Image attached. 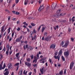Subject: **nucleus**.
<instances>
[{"mask_svg":"<svg viewBox=\"0 0 75 75\" xmlns=\"http://www.w3.org/2000/svg\"><path fill=\"white\" fill-rule=\"evenodd\" d=\"M37 57H34V60L33 61V62H35V63H36L37 62V60L38 59H39V58L40 57H39V54H37Z\"/></svg>","mask_w":75,"mask_h":75,"instance_id":"f03ea898","label":"nucleus"},{"mask_svg":"<svg viewBox=\"0 0 75 75\" xmlns=\"http://www.w3.org/2000/svg\"><path fill=\"white\" fill-rule=\"evenodd\" d=\"M55 6L54 7V4H53L52 5V9L53 8H54V9L55 8V7H56V5H57V4H55Z\"/></svg>","mask_w":75,"mask_h":75,"instance_id":"ddd939ff","label":"nucleus"},{"mask_svg":"<svg viewBox=\"0 0 75 75\" xmlns=\"http://www.w3.org/2000/svg\"><path fill=\"white\" fill-rule=\"evenodd\" d=\"M19 53H17L16 54V57L17 58V59H19L20 58V57H19Z\"/></svg>","mask_w":75,"mask_h":75,"instance_id":"dca6fc26","label":"nucleus"},{"mask_svg":"<svg viewBox=\"0 0 75 75\" xmlns=\"http://www.w3.org/2000/svg\"><path fill=\"white\" fill-rule=\"evenodd\" d=\"M4 75H8L9 74V71H6V72L4 73Z\"/></svg>","mask_w":75,"mask_h":75,"instance_id":"f3484780","label":"nucleus"},{"mask_svg":"<svg viewBox=\"0 0 75 75\" xmlns=\"http://www.w3.org/2000/svg\"><path fill=\"white\" fill-rule=\"evenodd\" d=\"M11 0H7V3H8L9 4H10L11 3Z\"/></svg>","mask_w":75,"mask_h":75,"instance_id":"473e14b6","label":"nucleus"},{"mask_svg":"<svg viewBox=\"0 0 75 75\" xmlns=\"http://www.w3.org/2000/svg\"><path fill=\"white\" fill-rule=\"evenodd\" d=\"M69 45V41L67 40L66 41V42L65 43L64 45L63 46V47L64 48H66Z\"/></svg>","mask_w":75,"mask_h":75,"instance_id":"1a4fd4ad","label":"nucleus"},{"mask_svg":"<svg viewBox=\"0 0 75 75\" xmlns=\"http://www.w3.org/2000/svg\"><path fill=\"white\" fill-rule=\"evenodd\" d=\"M41 25H40L38 28V31H40V28H41Z\"/></svg>","mask_w":75,"mask_h":75,"instance_id":"58836bf2","label":"nucleus"},{"mask_svg":"<svg viewBox=\"0 0 75 75\" xmlns=\"http://www.w3.org/2000/svg\"><path fill=\"white\" fill-rule=\"evenodd\" d=\"M59 74L60 75H62L63 74V71L61 70L59 72Z\"/></svg>","mask_w":75,"mask_h":75,"instance_id":"5701e85b","label":"nucleus"},{"mask_svg":"<svg viewBox=\"0 0 75 75\" xmlns=\"http://www.w3.org/2000/svg\"><path fill=\"white\" fill-rule=\"evenodd\" d=\"M64 55L66 58H68V56L69 55V52L67 51L66 52H65L64 53Z\"/></svg>","mask_w":75,"mask_h":75,"instance_id":"20e7f679","label":"nucleus"},{"mask_svg":"<svg viewBox=\"0 0 75 75\" xmlns=\"http://www.w3.org/2000/svg\"><path fill=\"white\" fill-rule=\"evenodd\" d=\"M44 8V5H42L41 6V5L40 6L39 8L38 11H41V10H42V9H43Z\"/></svg>","mask_w":75,"mask_h":75,"instance_id":"9d476101","label":"nucleus"},{"mask_svg":"<svg viewBox=\"0 0 75 75\" xmlns=\"http://www.w3.org/2000/svg\"><path fill=\"white\" fill-rule=\"evenodd\" d=\"M61 11L60 9H59V10L57 11V16H58V15H59V12Z\"/></svg>","mask_w":75,"mask_h":75,"instance_id":"aec40b11","label":"nucleus"},{"mask_svg":"<svg viewBox=\"0 0 75 75\" xmlns=\"http://www.w3.org/2000/svg\"><path fill=\"white\" fill-rule=\"evenodd\" d=\"M49 40H50V38L49 37H45V39L44 40L45 41H49Z\"/></svg>","mask_w":75,"mask_h":75,"instance_id":"a211bd4d","label":"nucleus"},{"mask_svg":"<svg viewBox=\"0 0 75 75\" xmlns=\"http://www.w3.org/2000/svg\"><path fill=\"white\" fill-rule=\"evenodd\" d=\"M10 38V37H9V36H8L7 38V40H8V39Z\"/></svg>","mask_w":75,"mask_h":75,"instance_id":"6e6d98bb","label":"nucleus"},{"mask_svg":"<svg viewBox=\"0 0 75 75\" xmlns=\"http://www.w3.org/2000/svg\"><path fill=\"white\" fill-rule=\"evenodd\" d=\"M6 48H7V50H9V48H10V46L8 45V44L6 46Z\"/></svg>","mask_w":75,"mask_h":75,"instance_id":"393cba45","label":"nucleus"},{"mask_svg":"<svg viewBox=\"0 0 75 75\" xmlns=\"http://www.w3.org/2000/svg\"><path fill=\"white\" fill-rule=\"evenodd\" d=\"M11 40H12V38H10L9 39V42H10V41Z\"/></svg>","mask_w":75,"mask_h":75,"instance_id":"0e129e2a","label":"nucleus"},{"mask_svg":"<svg viewBox=\"0 0 75 75\" xmlns=\"http://www.w3.org/2000/svg\"><path fill=\"white\" fill-rule=\"evenodd\" d=\"M30 51H32L33 50V47H32L31 46H30Z\"/></svg>","mask_w":75,"mask_h":75,"instance_id":"bb28decb","label":"nucleus"},{"mask_svg":"<svg viewBox=\"0 0 75 75\" xmlns=\"http://www.w3.org/2000/svg\"><path fill=\"white\" fill-rule=\"evenodd\" d=\"M67 71V70H66V69H64V74H66V71Z\"/></svg>","mask_w":75,"mask_h":75,"instance_id":"864d4df0","label":"nucleus"},{"mask_svg":"<svg viewBox=\"0 0 75 75\" xmlns=\"http://www.w3.org/2000/svg\"><path fill=\"white\" fill-rule=\"evenodd\" d=\"M45 28L44 27H42L41 29L42 33H43V32H44V31L45 30Z\"/></svg>","mask_w":75,"mask_h":75,"instance_id":"4be33fe9","label":"nucleus"},{"mask_svg":"<svg viewBox=\"0 0 75 75\" xmlns=\"http://www.w3.org/2000/svg\"><path fill=\"white\" fill-rule=\"evenodd\" d=\"M6 49L5 48V47H4V51L5 52L6 51Z\"/></svg>","mask_w":75,"mask_h":75,"instance_id":"5fc2aeb1","label":"nucleus"},{"mask_svg":"<svg viewBox=\"0 0 75 75\" xmlns=\"http://www.w3.org/2000/svg\"><path fill=\"white\" fill-rule=\"evenodd\" d=\"M18 68H19V67H16V71H18Z\"/></svg>","mask_w":75,"mask_h":75,"instance_id":"69168bd1","label":"nucleus"},{"mask_svg":"<svg viewBox=\"0 0 75 75\" xmlns=\"http://www.w3.org/2000/svg\"><path fill=\"white\" fill-rule=\"evenodd\" d=\"M8 34H9L10 33V28H9L8 29Z\"/></svg>","mask_w":75,"mask_h":75,"instance_id":"72a5a7b5","label":"nucleus"},{"mask_svg":"<svg viewBox=\"0 0 75 75\" xmlns=\"http://www.w3.org/2000/svg\"><path fill=\"white\" fill-rule=\"evenodd\" d=\"M57 54H58V52H56L54 53L55 55H57Z\"/></svg>","mask_w":75,"mask_h":75,"instance_id":"09e8293b","label":"nucleus"},{"mask_svg":"<svg viewBox=\"0 0 75 75\" xmlns=\"http://www.w3.org/2000/svg\"><path fill=\"white\" fill-rule=\"evenodd\" d=\"M74 62L73 61L70 64V67L69 69H72V68L73 67V66H74Z\"/></svg>","mask_w":75,"mask_h":75,"instance_id":"423d86ee","label":"nucleus"},{"mask_svg":"<svg viewBox=\"0 0 75 75\" xmlns=\"http://www.w3.org/2000/svg\"><path fill=\"white\" fill-rule=\"evenodd\" d=\"M5 26L3 25L1 27V33H3V31H4V27Z\"/></svg>","mask_w":75,"mask_h":75,"instance_id":"f8f14e48","label":"nucleus"},{"mask_svg":"<svg viewBox=\"0 0 75 75\" xmlns=\"http://www.w3.org/2000/svg\"><path fill=\"white\" fill-rule=\"evenodd\" d=\"M8 71V69L7 68H6L5 69V70L4 71Z\"/></svg>","mask_w":75,"mask_h":75,"instance_id":"774afa93","label":"nucleus"},{"mask_svg":"<svg viewBox=\"0 0 75 75\" xmlns=\"http://www.w3.org/2000/svg\"><path fill=\"white\" fill-rule=\"evenodd\" d=\"M14 32H13V31H12V37H13V36H14Z\"/></svg>","mask_w":75,"mask_h":75,"instance_id":"7c9ffc66","label":"nucleus"},{"mask_svg":"<svg viewBox=\"0 0 75 75\" xmlns=\"http://www.w3.org/2000/svg\"><path fill=\"white\" fill-rule=\"evenodd\" d=\"M16 23L17 24H20V21H18L16 22Z\"/></svg>","mask_w":75,"mask_h":75,"instance_id":"a18cd8bd","label":"nucleus"},{"mask_svg":"<svg viewBox=\"0 0 75 75\" xmlns=\"http://www.w3.org/2000/svg\"><path fill=\"white\" fill-rule=\"evenodd\" d=\"M30 57L31 58V59H33V58H34V55H33V54H32L31 55H30Z\"/></svg>","mask_w":75,"mask_h":75,"instance_id":"c756f323","label":"nucleus"},{"mask_svg":"<svg viewBox=\"0 0 75 75\" xmlns=\"http://www.w3.org/2000/svg\"><path fill=\"white\" fill-rule=\"evenodd\" d=\"M33 67H35L36 66H37V64H34L33 65Z\"/></svg>","mask_w":75,"mask_h":75,"instance_id":"338daca9","label":"nucleus"},{"mask_svg":"<svg viewBox=\"0 0 75 75\" xmlns=\"http://www.w3.org/2000/svg\"><path fill=\"white\" fill-rule=\"evenodd\" d=\"M28 3V0H25L24 2V5H27Z\"/></svg>","mask_w":75,"mask_h":75,"instance_id":"b1692460","label":"nucleus"},{"mask_svg":"<svg viewBox=\"0 0 75 75\" xmlns=\"http://www.w3.org/2000/svg\"><path fill=\"white\" fill-rule=\"evenodd\" d=\"M19 2V0H15V3L16 4H17Z\"/></svg>","mask_w":75,"mask_h":75,"instance_id":"e433bc0d","label":"nucleus"},{"mask_svg":"<svg viewBox=\"0 0 75 75\" xmlns=\"http://www.w3.org/2000/svg\"><path fill=\"white\" fill-rule=\"evenodd\" d=\"M71 40L72 42H74V39L73 38H71Z\"/></svg>","mask_w":75,"mask_h":75,"instance_id":"c9c22d12","label":"nucleus"},{"mask_svg":"<svg viewBox=\"0 0 75 75\" xmlns=\"http://www.w3.org/2000/svg\"><path fill=\"white\" fill-rule=\"evenodd\" d=\"M31 74H32V72H30L29 73V75H31Z\"/></svg>","mask_w":75,"mask_h":75,"instance_id":"bf43d9fd","label":"nucleus"},{"mask_svg":"<svg viewBox=\"0 0 75 75\" xmlns=\"http://www.w3.org/2000/svg\"><path fill=\"white\" fill-rule=\"evenodd\" d=\"M28 27H29L30 28H32V26L30 25L28 26Z\"/></svg>","mask_w":75,"mask_h":75,"instance_id":"680f3d73","label":"nucleus"},{"mask_svg":"<svg viewBox=\"0 0 75 75\" xmlns=\"http://www.w3.org/2000/svg\"><path fill=\"white\" fill-rule=\"evenodd\" d=\"M36 34L37 33V31L35 30V29H33V34Z\"/></svg>","mask_w":75,"mask_h":75,"instance_id":"a878e982","label":"nucleus"},{"mask_svg":"<svg viewBox=\"0 0 75 75\" xmlns=\"http://www.w3.org/2000/svg\"><path fill=\"white\" fill-rule=\"evenodd\" d=\"M56 47V45L55 44H52L50 46V48H52V49H55Z\"/></svg>","mask_w":75,"mask_h":75,"instance_id":"0eeeda50","label":"nucleus"},{"mask_svg":"<svg viewBox=\"0 0 75 75\" xmlns=\"http://www.w3.org/2000/svg\"><path fill=\"white\" fill-rule=\"evenodd\" d=\"M11 66H12V64H10V65H9L8 66V68H10L11 67Z\"/></svg>","mask_w":75,"mask_h":75,"instance_id":"37998d69","label":"nucleus"},{"mask_svg":"<svg viewBox=\"0 0 75 75\" xmlns=\"http://www.w3.org/2000/svg\"><path fill=\"white\" fill-rule=\"evenodd\" d=\"M9 51V50H7L6 52V54L7 55H8V52Z\"/></svg>","mask_w":75,"mask_h":75,"instance_id":"cd10ccee","label":"nucleus"},{"mask_svg":"<svg viewBox=\"0 0 75 75\" xmlns=\"http://www.w3.org/2000/svg\"><path fill=\"white\" fill-rule=\"evenodd\" d=\"M25 65H27L28 67H30L31 65V64L28 62H26L25 63Z\"/></svg>","mask_w":75,"mask_h":75,"instance_id":"6e6552de","label":"nucleus"},{"mask_svg":"<svg viewBox=\"0 0 75 75\" xmlns=\"http://www.w3.org/2000/svg\"><path fill=\"white\" fill-rule=\"evenodd\" d=\"M42 0H40L38 1L39 3L40 4L41 3V1H42Z\"/></svg>","mask_w":75,"mask_h":75,"instance_id":"052dcab7","label":"nucleus"},{"mask_svg":"<svg viewBox=\"0 0 75 75\" xmlns=\"http://www.w3.org/2000/svg\"><path fill=\"white\" fill-rule=\"evenodd\" d=\"M26 48H27V50H28V45H26V46L25 45L23 47V49L24 50H26Z\"/></svg>","mask_w":75,"mask_h":75,"instance_id":"9b49d317","label":"nucleus"},{"mask_svg":"<svg viewBox=\"0 0 75 75\" xmlns=\"http://www.w3.org/2000/svg\"><path fill=\"white\" fill-rule=\"evenodd\" d=\"M31 25L33 27H34V26H35V24H34V23H31Z\"/></svg>","mask_w":75,"mask_h":75,"instance_id":"49530a36","label":"nucleus"},{"mask_svg":"<svg viewBox=\"0 0 75 75\" xmlns=\"http://www.w3.org/2000/svg\"><path fill=\"white\" fill-rule=\"evenodd\" d=\"M20 28L19 27H18V28L17 29V31H19L20 30Z\"/></svg>","mask_w":75,"mask_h":75,"instance_id":"a19ab883","label":"nucleus"},{"mask_svg":"<svg viewBox=\"0 0 75 75\" xmlns=\"http://www.w3.org/2000/svg\"><path fill=\"white\" fill-rule=\"evenodd\" d=\"M23 24H24V25H28V24L27 23L25 22H24L23 23Z\"/></svg>","mask_w":75,"mask_h":75,"instance_id":"f704fd0d","label":"nucleus"},{"mask_svg":"<svg viewBox=\"0 0 75 75\" xmlns=\"http://www.w3.org/2000/svg\"><path fill=\"white\" fill-rule=\"evenodd\" d=\"M34 72H35V73H36V69H34Z\"/></svg>","mask_w":75,"mask_h":75,"instance_id":"e2e57ef3","label":"nucleus"},{"mask_svg":"<svg viewBox=\"0 0 75 75\" xmlns=\"http://www.w3.org/2000/svg\"><path fill=\"white\" fill-rule=\"evenodd\" d=\"M68 31L69 32H71V30L70 28H68Z\"/></svg>","mask_w":75,"mask_h":75,"instance_id":"de8ad7c7","label":"nucleus"},{"mask_svg":"<svg viewBox=\"0 0 75 75\" xmlns=\"http://www.w3.org/2000/svg\"><path fill=\"white\" fill-rule=\"evenodd\" d=\"M49 62L50 63H51V62H52V61H51V59L49 58Z\"/></svg>","mask_w":75,"mask_h":75,"instance_id":"3c124183","label":"nucleus"},{"mask_svg":"<svg viewBox=\"0 0 75 75\" xmlns=\"http://www.w3.org/2000/svg\"><path fill=\"white\" fill-rule=\"evenodd\" d=\"M2 65L3 63H1V64H0V70L1 71L2 69H4L6 67V64H4L3 65V67H2Z\"/></svg>","mask_w":75,"mask_h":75,"instance_id":"7ed1b4c3","label":"nucleus"},{"mask_svg":"<svg viewBox=\"0 0 75 75\" xmlns=\"http://www.w3.org/2000/svg\"><path fill=\"white\" fill-rule=\"evenodd\" d=\"M49 8H50V7L49 6H47L46 8V10H49Z\"/></svg>","mask_w":75,"mask_h":75,"instance_id":"8fccbe9b","label":"nucleus"},{"mask_svg":"<svg viewBox=\"0 0 75 75\" xmlns=\"http://www.w3.org/2000/svg\"><path fill=\"white\" fill-rule=\"evenodd\" d=\"M59 23H66V21L65 20H61L60 21H59Z\"/></svg>","mask_w":75,"mask_h":75,"instance_id":"412c9836","label":"nucleus"},{"mask_svg":"<svg viewBox=\"0 0 75 75\" xmlns=\"http://www.w3.org/2000/svg\"><path fill=\"white\" fill-rule=\"evenodd\" d=\"M22 39V36H21L19 37L18 38H17L16 40V42H19L21 41V40Z\"/></svg>","mask_w":75,"mask_h":75,"instance_id":"39448f33","label":"nucleus"},{"mask_svg":"<svg viewBox=\"0 0 75 75\" xmlns=\"http://www.w3.org/2000/svg\"><path fill=\"white\" fill-rule=\"evenodd\" d=\"M20 65V63H17L15 64L14 65V66L15 67H19L18 66V65Z\"/></svg>","mask_w":75,"mask_h":75,"instance_id":"6ab92c4d","label":"nucleus"},{"mask_svg":"<svg viewBox=\"0 0 75 75\" xmlns=\"http://www.w3.org/2000/svg\"><path fill=\"white\" fill-rule=\"evenodd\" d=\"M64 41H62V45H64Z\"/></svg>","mask_w":75,"mask_h":75,"instance_id":"4d7b16f0","label":"nucleus"},{"mask_svg":"<svg viewBox=\"0 0 75 75\" xmlns=\"http://www.w3.org/2000/svg\"><path fill=\"white\" fill-rule=\"evenodd\" d=\"M62 54V50H61L59 52L58 55L57 56H54V58L55 59H57L58 61H59V59H60V56H61Z\"/></svg>","mask_w":75,"mask_h":75,"instance_id":"f257e3e1","label":"nucleus"},{"mask_svg":"<svg viewBox=\"0 0 75 75\" xmlns=\"http://www.w3.org/2000/svg\"><path fill=\"white\" fill-rule=\"evenodd\" d=\"M8 20L9 21L10 19H11V16H8Z\"/></svg>","mask_w":75,"mask_h":75,"instance_id":"79ce46f5","label":"nucleus"},{"mask_svg":"<svg viewBox=\"0 0 75 75\" xmlns=\"http://www.w3.org/2000/svg\"><path fill=\"white\" fill-rule=\"evenodd\" d=\"M12 52H13L12 51V50L9 51V54L10 55H11V54L12 53Z\"/></svg>","mask_w":75,"mask_h":75,"instance_id":"4c0bfd02","label":"nucleus"},{"mask_svg":"<svg viewBox=\"0 0 75 75\" xmlns=\"http://www.w3.org/2000/svg\"><path fill=\"white\" fill-rule=\"evenodd\" d=\"M27 32H28V33H30V30L29 29H28V28H27Z\"/></svg>","mask_w":75,"mask_h":75,"instance_id":"603ef678","label":"nucleus"},{"mask_svg":"<svg viewBox=\"0 0 75 75\" xmlns=\"http://www.w3.org/2000/svg\"><path fill=\"white\" fill-rule=\"evenodd\" d=\"M19 75H23V71H22V70H20L18 73Z\"/></svg>","mask_w":75,"mask_h":75,"instance_id":"2eb2a0df","label":"nucleus"},{"mask_svg":"<svg viewBox=\"0 0 75 75\" xmlns=\"http://www.w3.org/2000/svg\"><path fill=\"white\" fill-rule=\"evenodd\" d=\"M27 61H29V62H30L31 61V59L28 58L27 59Z\"/></svg>","mask_w":75,"mask_h":75,"instance_id":"2f4dec72","label":"nucleus"},{"mask_svg":"<svg viewBox=\"0 0 75 75\" xmlns=\"http://www.w3.org/2000/svg\"><path fill=\"white\" fill-rule=\"evenodd\" d=\"M62 60L63 61H65V58L64 57V56H62Z\"/></svg>","mask_w":75,"mask_h":75,"instance_id":"c85d7f7f","label":"nucleus"},{"mask_svg":"<svg viewBox=\"0 0 75 75\" xmlns=\"http://www.w3.org/2000/svg\"><path fill=\"white\" fill-rule=\"evenodd\" d=\"M26 55V53L25 54H24L23 55V57H25V56Z\"/></svg>","mask_w":75,"mask_h":75,"instance_id":"13d9d810","label":"nucleus"},{"mask_svg":"<svg viewBox=\"0 0 75 75\" xmlns=\"http://www.w3.org/2000/svg\"><path fill=\"white\" fill-rule=\"evenodd\" d=\"M44 35L45 36H47V32H45L44 34Z\"/></svg>","mask_w":75,"mask_h":75,"instance_id":"ea45409f","label":"nucleus"},{"mask_svg":"<svg viewBox=\"0 0 75 75\" xmlns=\"http://www.w3.org/2000/svg\"><path fill=\"white\" fill-rule=\"evenodd\" d=\"M16 14V15H18L20 14V13L17 11L15 13Z\"/></svg>","mask_w":75,"mask_h":75,"instance_id":"c03bdc74","label":"nucleus"},{"mask_svg":"<svg viewBox=\"0 0 75 75\" xmlns=\"http://www.w3.org/2000/svg\"><path fill=\"white\" fill-rule=\"evenodd\" d=\"M43 69H44V67H43L42 69H40V71L41 72V74H44V73H43Z\"/></svg>","mask_w":75,"mask_h":75,"instance_id":"4468645a","label":"nucleus"}]
</instances>
